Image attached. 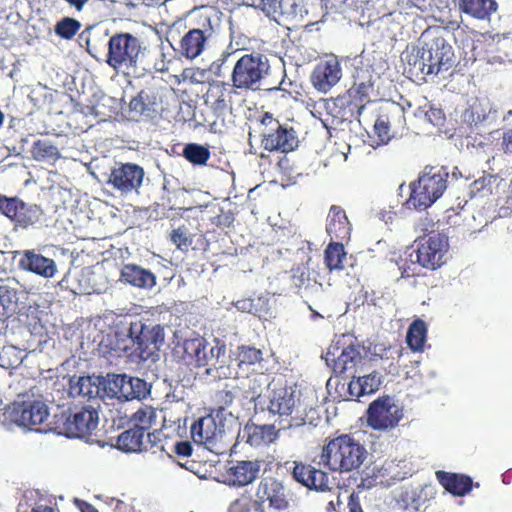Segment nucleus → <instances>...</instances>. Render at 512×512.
Wrapping results in <instances>:
<instances>
[{
    "label": "nucleus",
    "instance_id": "obj_1",
    "mask_svg": "<svg viewBox=\"0 0 512 512\" xmlns=\"http://www.w3.org/2000/svg\"><path fill=\"white\" fill-rule=\"evenodd\" d=\"M266 410L278 424V430H293L304 427L311 430L319 420L315 408L304 406L301 402L300 391L296 387L284 386L272 388L268 395Z\"/></svg>",
    "mask_w": 512,
    "mask_h": 512
},
{
    "label": "nucleus",
    "instance_id": "obj_2",
    "mask_svg": "<svg viewBox=\"0 0 512 512\" xmlns=\"http://www.w3.org/2000/svg\"><path fill=\"white\" fill-rule=\"evenodd\" d=\"M405 71L417 80L447 72L455 63L452 46L443 38L435 37L421 47H413L403 53Z\"/></svg>",
    "mask_w": 512,
    "mask_h": 512
},
{
    "label": "nucleus",
    "instance_id": "obj_3",
    "mask_svg": "<svg viewBox=\"0 0 512 512\" xmlns=\"http://www.w3.org/2000/svg\"><path fill=\"white\" fill-rule=\"evenodd\" d=\"M367 456L368 452L363 444L349 435H342L324 446L320 464L333 472H352L362 466Z\"/></svg>",
    "mask_w": 512,
    "mask_h": 512
},
{
    "label": "nucleus",
    "instance_id": "obj_4",
    "mask_svg": "<svg viewBox=\"0 0 512 512\" xmlns=\"http://www.w3.org/2000/svg\"><path fill=\"white\" fill-rule=\"evenodd\" d=\"M146 48L139 38L130 33H118L108 41L106 63L126 75H138Z\"/></svg>",
    "mask_w": 512,
    "mask_h": 512
},
{
    "label": "nucleus",
    "instance_id": "obj_5",
    "mask_svg": "<svg viewBox=\"0 0 512 512\" xmlns=\"http://www.w3.org/2000/svg\"><path fill=\"white\" fill-rule=\"evenodd\" d=\"M128 332L132 335L133 358L155 363L160 359V348L164 344V329L142 319H130Z\"/></svg>",
    "mask_w": 512,
    "mask_h": 512
},
{
    "label": "nucleus",
    "instance_id": "obj_6",
    "mask_svg": "<svg viewBox=\"0 0 512 512\" xmlns=\"http://www.w3.org/2000/svg\"><path fill=\"white\" fill-rule=\"evenodd\" d=\"M447 178L448 173L442 168L426 167L417 182L411 183L407 204L417 210L427 209L443 195Z\"/></svg>",
    "mask_w": 512,
    "mask_h": 512
},
{
    "label": "nucleus",
    "instance_id": "obj_7",
    "mask_svg": "<svg viewBox=\"0 0 512 512\" xmlns=\"http://www.w3.org/2000/svg\"><path fill=\"white\" fill-rule=\"evenodd\" d=\"M269 73L270 63L266 55L258 52L244 54L233 67L232 86L241 90H259Z\"/></svg>",
    "mask_w": 512,
    "mask_h": 512
},
{
    "label": "nucleus",
    "instance_id": "obj_8",
    "mask_svg": "<svg viewBox=\"0 0 512 512\" xmlns=\"http://www.w3.org/2000/svg\"><path fill=\"white\" fill-rule=\"evenodd\" d=\"M56 415H51L48 405L42 400L14 402L10 407L9 418L19 427L37 432L54 431Z\"/></svg>",
    "mask_w": 512,
    "mask_h": 512
},
{
    "label": "nucleus",
    "instance_id": "obj_9",
    "mask_svg": "<svg viewBox=\"0 0 512 512\" xmlns=\"http://www.w3.org/2000/svg\"><path fill=\"white\" fill-rule=\"evenodd\" d=\"M229 416L230 421L236 423V419L231 413L226 412L220 407L215 412L199 418L191 426V437L195 443L204 445L209 451L221 453V441L226 432V424L224 421Z\"/></svg>",
    "mask_w": 512,
    "mask_h": 512
},
{
    "label": "nucleus",
    "instance_id": "obj_10",
    "mask_svg": "<svg viewBox=\"0 0 512 512\" xmlns=\"http://www.w3.org/2000/svg\"><path fill=\"white\" fill-rule=\"evenodd\" d=\"M99 414L95 407L84 406L74 412L62 410L56 415L54 432L70 438L91 434L98 426Z\"/></svg>",
    "mask_w": 512,
    "mask_h": 512
},
{
    "label": "nucleus",
    "instance_id": "obj_11",
    "mask_svg": "<svg viewBox=\"0 0 512 512\" xmlns=\"http://www.w3.org/2000/svg\"><path fill=\"white\" fill-rule=\"evenodd\" d=\"M338 347H330L326 353V362H334L333 370L336 374H346L355 378L356 374L364 371L365 365L371 361L372 353L370 347L361 344H349L344 347L341 353L336 356Z\"/></svg>",
    "mask_w": 512,
    "mask_h": 512
},
{
    "label": "nucleus",
    "instance_id": "obj_12",
    "mask_svg": "<svg viewBox=\"0 0 512 512\" xmlns=\"http://www.w3.org/2000/svg\"><path fill=\"white\" fill-rule=\"evenodd\" d=\"M0 212L22 229L44 223V212L37 204L26 203L19 198L0 195Z\"/></svg>",
    "mask_w": 512,
    "mask_h": 512
},
{
    "label": "nucleus",
    "instance_id": "obj_13",
    "mask_svg": "<svg viewBox=\"0 0 512 512\" xmlns=\"http://www.w3.org/2000/svg\"><path fill=\"white\" fill-rule=\"evenodd\" d=\"M366 417L369 427L387 431L396 427L403 418V408L393 397L386 395L370 403Z\"/></svg>",
    "mask_w": 512,
    "mask_h": 512
},
{
    "label": "nucleus",
    "instance_id": "obj_14",
    "mask_svg": "<svg viewBox=\"0 0 512 512\" xmlns=\"http://www.w3.org/2000/svg\"><path fill=\"white\" fill-rule=\"evenodd\" d=\"M447 249V238L441 234H434L428 238H421L417 248L408 256L413 265L418 263L422 267L436 269L444 263Z\"/></svg>",
    "mask_w": 512,
    "mask_h": 512
},
{
    "label": "nucleus",
    "instance_id": "obj_15",
    "mask_svg": "<svg viewBox=\"0 0 512 512\" xmlns=\"http://www.w3.org/2000/svg\"><path fill=\"white\" fill-rule=\"evenodd\" d=\"M226 352V345L215 340L213 345L208 344L204 359L200 361L198 367L205 368L204 374L213 380L237 377L238 372L232 366L233 361Z\"/></svg>",
    "mask_w": 512,
    "mask_h": 512
},
{
    "label": "nucleus",
    "instance_id": "obj_16",
    "mask_svg": "<svg viewBox=\"0 0 512 512\" xmlns=\"http://www.w3.org/2000/svg\"><path fill=\"white\" fill-rule=\"evenodd\" d=\"M144 169L134 163L119 164L112 168L108 185H111L122 196L139 194L144 181Z\"/></svg>",
    "mask_w": 512,
    "mask_h": 512
},
{
    "label": "nucleus",
    "instance_id": "obj_17",
    "mask_svg": "<svg viewBox=\"0 0 512 512\" xmlns=\"http://www.w3.org/2000/svg\"><path fill=\"white\" fill-rule=\"evenodd\" d=\"M18 267L20 270L33 273L44 279H52L58 273L56 262L44 256L38 250L28 249L19 252Z\"/></svg>",
    "mask_w": 512,
    "mask_h": 512
},
{
    "label": "nucleus",
    "instance_id": "obj_18",
    "mask_svg": "<svg viewBox=\"0 0 512 512\" xmlns=\"http://www.w3.org/2000/svg\"><path fill=\"white\" fill-rule=\"evenodd\" d=\"M293 479L304 487L317 492L330 490V479L326 472L317 469L311 464L293 462Z\"/></svg>",
    "mask_w": 512,
    "mask_h": 512
},
{
    "label": "nucleus",
    "instance_id": "obj_19",
    "mask_svg": "<svg viewBox=\"0 0 512 512\" xmlns=\"http://www.w3.org/2000/svg\"><path fill=\"white\" fill-rule=\"evenodd\" d=\"M293 479L304 487L317 492L330 490V479L326 472L317 469L311 464L293 462Z\"/></svg>",
    "mask_w": 512,
    "mask_h": 512
},
{
    "label": "nucleus",
    "instance_id": "obj_20",
    "mask_svg": "<svg viewBox=\"0 0 512 512\" xmlns=\"http://www.w3.org/2000/svg\"><path fill=\"white\" fill-rule=\"evenodd\" d=\"M342 77L341 65L336 57L320 61L311 74V82L316 90L327 93Z\"/></svg>",
    "mask_w": 512,
    "mask_h": 512
},
{
    "label": "nucleus",
    "instance_id": "obj_21",
    "mask_svg": "<svg viewBox=\"0 0 512 512\" xmlns=\"http://www.w3.org/2000/svg\"><path fill=\"white\" fill-rule=\"evenodd\" d=\"M158 433H144L142 429L130 427L117 438V447L125 452H141L156 445Z\"/></svg>",
    "mask_w": 512,
    "mask_h": 512
},
{
    "label": "nucleus",
    "instance_id": "obj_22",
    "mask_svg": "<svg viewBox=\"0 0 512 512\" xmlns=\"http://www.w3.org/2000/svg\"><path fill=\"white\" fill-rule=\"evenodd\" d=\"M272 132L264 133L262 145L269 151L289 152L297 147V138L292 130L282 127L279 122H275V128L271 127Z\"/></svg>",
    "mask_w": 512,
    "mask_h": 512
},
{
    "label": "nucleus",
    "instance_id": "obj_23",
    "mask_svg": "<svg viewBox=\"0 0 512 512\" xmlns=\"http://www.w3.org/2000/svg\"><path fill=\"white\" fill-rule=\"evenodd\" d=\"M100 376H74L69 380V394L72 397L102 399Z\"/></svg>",
    "mask_w": 512,
    "mask_h": 512
},
{
    "label": "nucleus",
    "instance_id": "obj_24",
    "mask_svg": "<svg viewBox=\"0 0 512 512\" xmlns=\"http://www.w3.org/2000/svg\"><path fill=\"white\" fill-rule=\"evenodd\" d=\"M277 437L274 425L246 424L238 432V439L252 447H258L273 442Z\"/></svg>",
    "mask_w": 512,
    "mask_h": 512
},
{
    "label": "nucleus",
    "instance_id": "obj_25",
    "mask_svg": "<svg viewBox=\"0 0 512 512\" xmlns=\"http://www.w3.org/2000/svg\"><path fill=\"white\" fill-rule=\"evenodd\" d=\"M462 119L470 126H476L491 122L495 119V111L488 98H476L469 107L463 112Z\"/></svg>",
    "mask_w": 512,
    "mask_h": 512
},
{
    "label": "nucleus",
    "instance_id": "obj_26",
    "mask_svg": "<svg viewBox=\"0 0 512 512\" xmlns=\"http://www.w3.org/2000/svg\"><path fill=\"white\" fill-rule=\"evenodd\" d=\"M120 281L140 289H152L156 285V276L136 264H125L120 272Z\"/></svg>",
    "mask_w": 512,
    "mask_h": 512
},
{
    "label": "nucleus",
    "instance_id": "obj_27",
    "mask_svg": "<svg viewBox=\"0 0 512 512\" xmlns=\"http://www.w3.org/2000/svg\"><path fill=\"white\" fill-rule=\"evenodd\" d=\"M326 231L331 240L345 241L350 238L351 225L345 211L338 206H332L328 213Z\"/></svg>",
    "mask_w": 512,
    "mask_h": 512
},
{
    "label": "nucleus",
    "instance_id": "obj_28",
    "mask_svg": "<svg viewBox=\"0 0 512 512\" xmlns=\"http://www.w3.org/2000/svg\"><path fill=\"white\" fill-rule=\"evenodd\" d=\"M261 461H239L227 470L229 483L245 486L252 483L259 475Z\"/></svg>",
    "mask_w": 512,
    "mask_h": 512
},
{
    "label": "nucleus",
    "instance_id": "obj_29",
    "mask_svg": "<svg viewBox=\"0 0 512 512\" xmlns=\"http://www.w3.org/2000/svg\"><path fill=\"white\" fill-rule=\"evenodd\" d=\"M382 384V375L373 371L370 374L355 375L348 383V393L351 397L360 398L375 393Z\"/></svg>",
    "mask_w": 512,
    "mask_h": 512
},
{
    "label": "nucleus",
    "instance_id": "obj_30",
    "mask_svg": "<svg viewBox=\"0 0 512 512\" xmlns=\"http://www.w3.org/2000/svg\"><path fill=\"white\" fill-rule=\"evenodd\" d=\"M258 494L262 499V503L265 504L268 502V505L271 508L282 510L288 506L285 488L276 480H269L262 484L259 488Z\"/></svg>",
    "mask_w": 512,
    "mask_h": 512
},
{
    "label": "nucleus",
    "instance_id": "obj_31",
    "mask_svg": "<svg viewBox=\"0 0 512 512\" xmlns=\"http://www.w3.org/2000/svg\"><path fill=\"white\" fill-rule=\"evenodd\" d=\"M460 10L478 20H490L498 10L496 0H459Z\"/></svg>",
    "mask_w": 512,
    "mask_h": 512
},
{
    "label": "nucleus",
    "instance_id": "obj_32",
    "mask_svg": "<svg viewBox=\"0 0 512 512\" xmlns=\"http://www.w3.org/2000/svg\"><path fill=\"white\" fill-rule=\"evenodd\" d=\"M206 40L207 38L202 30L192 29L188 31L180 42L181 54L188 59H195L203 52Z\"/></svg>",
    "mask_w": 512,
    "mask_h": 512
},
{
    "label": "nucleus",
    "instance_id": "obj_33",
    "mask_svg": "<svg viewBox=\"0 0 512 512\" xmlns=\"http://www.w3.org/2000/svg\"><path fill=\"white\" fill-rule=\"evenodd\" d=\"M208 342L202 338H192L183 341L178 349L182 350V359L187 365L198 367L201 360L204 359L205 350L208 348Z\"/></svg>",
    "mask_w": 512,
    "mask_h": 512
},
{
    "label": "nucleus",
    "instance_id": "obj_34",
    "mask_svg": "<svg viewBox=\"0 0 512 512\" xmlns=\"http://www.w3.org/2000/svg\"><path fill=\"white\" fill-rule=\"evenodd\" d=\"M292 280L295 287L310 294H317L322 290V284L316 280V274L307 265L300 264L292 269Z\"/></svg>",
    "mask_w": 512,
    "mask_h": 512
},
{
    "label": "nucleus",
    "instance_id": "obj_35",
    "mask_svg": "<svg viewBox=\"0 0 512 512\" xmlns=\"http://www.w3.org/2000/svg\"><path fill=\"white\" fill-rule=\"evenodd\" d=\"M437 478L443 487L456 496H464L471 491L472 480L465 475L450 474L438 471Z\"/></svg>",
    "mask_w": 512,
    "mask_h": 512
},
{
    "label": "nucleus",
    "instance_id": "obj_36",
    "mask_svg": "<svg viewBox=\"0 0 512 512\" xmlns=\"http://www.w3.org/2000/svg\"><path fill=\"white\" fill-rule=\"evenodd\" d=\"M128 323V320L122 322L108 338V346L117 356L129 353V356L133 357L132 335L128 332Z\"/></svg>",
    "mask_w": 512,
    "mask_h": 512
},
{
    "label": "nucleus",
    "instance_id": "obj_37",
    "mask_svg": "<svg viewBox=\"0 0 512 512\" xmlns=\"http://www.w3.org/2000/svg\"><path fill=\"white\" fill-rule=\"evenodd\" d=\"M31 154L34 160L47 163H53L61 156L59 149L47 139L36 140L32 145Z\"/></svg>",
    "mask_w": 512,
    "mask_h": 512
},
{
    "label": "nucleus",
    "instance_id": "obj_38",
    "mask_svg": "<svg viewBox=\"0 0 512 512\" xmlns=\"http://www.w3.org/2000/svg\"><path fill=\"white\" fill-rule=\"evenodd\" d=\"M384 117L389 121L393 137L401 136L406 127L404 108L400 104L392 102L390 103L387 109V114H385Z\"/></svg>",
    "mask_w": 512,
    "mask_h": 512
},
{
    "label": "nucleus",
    "instance_id": "obj_39",
    "mask_svg": "<svg viewBox=\"0 0 512 512\" xmlns=\"http://www.w3.org/2000/svg\"><path fill=\"white\" fill-rule=\"evenodd\" d=\"M426 325L421 320L414 321L407 332L406 341L413 351H421L426 341Z\"/></svg>",
    "mask_w": 512,
    "mask_h": 512
},
{
    "label": "nucleus",
    "instance_id": "obj_40",
    "mask_svg": "<svg viewBox=\"0 0 512 512\" xmlns=\"http://www.w3.org/2000/svg\"><path fill=\"white\" fill-rule=\"evenodd\" d=\"M373 91V84L370 79L367 80H356L352 88L349 90L350 96L360 103L357 106L358 115L361 114L362 110L365 108V103L370 102V93Z\"/></svg>",
    "mask_w": 512,
    "mask_h": 512
},
{
    "label": "nucleus",
    "instance_id": "obj_41",
    "mask_svg": "<svg viewBox=\"0 0 512 512\" xmlns=\"http://www.w3.org/2000/svg\"><path fill=\"white\" fill-rule=\"evenodd\" d=\"M124 379L125 374L108 373L106 376H100L102 399L106 397L118 399Z\"/></svg>",
    "mask_w": 512,
    "mask_h": 512
},
{
    "label": "nucleus",
    "instance_id": "obj_42",
    "mask_svg": "<svg viewBox=\"0 0 512 512\" xmlns=\"http://www.w3.org/2000/svg\"><path fill=\"white\" fill-rule=\"evenodd\" d=\"M346 252L342 243H331L325 251V263L330 270L344 268Z\"/></svg>",
    "mask_w": 512,
    "mask_h": 512
},
{
    "label": "nucleus",
    "instance_id": "obj_43",
    "mask_svg": "<svg viewBox=\"0 0 512 512\" xmlns=\"http://www.w3.org/2000/svg\"><path fill=\"white\" fill-rule=\"evenodd\" d=\"M262 360V351L251 346L238 347L237 357L233 360L240 369L258 364Z\"/></svg>",
    "mask_w": 512,
    "mask_h": 512
},
{
    "label": "nucleus",
    "instance_id": "obj_44",
    "mask_svg": "<svg viewBox=\"0 0 512 512\" xmlns=\"http://www.w3.org/2000/svg\"><path fill=\"white\" fill-rule=\"evenodd\" d=\"M297 9L298 5L295 0H278L271 19L279 24L292 20L297 16Z\"/></svg>",
    "mask_w": 512,
    "mask_h": 512
},
{
    "label": "nucleus",
    "instance_id": "obj_45",
    "mask_svg": "<svg viewBox=\"0 0 512 512\" xmlns=\"http://www.w3.org/2000/svg\"><path fill=\"white\" fill-rule=\"evenodd\" d=\"M425 499L421 497L417 488H406L402 491L398 503L405 510L418 512L421 510Z\"/></svg>",
    "mask_w": 512,
    "mask_h": 512
},
{
    "label": "nucleus",
    "instance_id": "obj_46",
    "mask_svg": "<svg viewBox=\"0 0 512 512\" xmlns=\"http://www.w3.org/2000/svg\"><path fill=\"white\" fill-rule=\"evenodd\" d=\"M22 360V351L15 346H4L0 351V367L4 369L16 368Z\"/></svg>",
    "mask_w": 512,
    "mask_h": 512
},
{
    "label": "nucleus",
    "instance_id": "obj_47",
    "mask_svg": "<svg viewBox=\"0 0 512 512\" xmlns=\"http://www.w3.org/2000/svg\"><path fill=\"white\" fill-rule=\"evenodd\" d=\"M81 28V23L71 17H64L54 27L55 34L65 40L72 39Z\"/></svg>",
    "mask_w": 512,
    "mask_h": 512
},
{
    "label": "nucleus",
    "instance_id": "obj_48",
    "mask_svg": "<svg viewBox=\"0 0 512 512\" xmlns=\"http://www.w3.org/2000/svg\"><path fill=\"white\" fill-rule=\"evenodd\" d=\"M156 419V413L151 407H145L137 410L132 416V427L142 429L144 433H149L148 430L152 427Z\"/></svg>",
    "mask_w": 512,
    "mask_h": 512
},
{
    "label": "nucleus",
    "instance_id": "obj_49",
    "mask_svg": "<svg viewBox=\"0 0 512 512\" xmlns=\"http://www.w3.org/2000/svg\"><path fill=\"white\" fill-rule=\"evenodd\" d=\"M183 155L193 164L204 165L210 157V152L202 145L191 143L186 145Z\"/></svg>",
    "mask_w": 512,
    "mask_h": 512
},
{
    "label": "nucleus",
    "instance_id": "obj_50",
    "mask_svg": "<svg viewBox=\"0 0 512 512\" xmlns=\"http://www.w3.org/2000/svg\"><path fill=\"white\" fill-rule=\"evenodd\" d=\"M16 292L7 285H0V317H8L16 306Z\"/></svg>",
    "mask_w": 512,
    "mask_h": 512
},
{
    "label": "nucleus",
    "instance_id": "obj_51",
    "mask_svg": "<svg viewBox=\"0 0 512 512\" xmlns=\"http://www.w3.org/2000/svg\"><path fill=\"white\" fill-rule=\"evenodd\" d=\"M148 94L145 91L138 93L129 103V116L133 120H138L142 115L150 111Z\"/></svg>",
    "mask_w": 512,
    "mask_h": 512
},
{
    "label": "nucleus",
    "instance_id": "obj_52",
    "mask_svg": "<svg viewBox=\"0 0 512 512\" xmlns=\"http://www.w3.org/2000/svg\"><path fill=\"white\" fill-rule=\"evenodd\" d=\"M374 130L378 138L377 145H386L393 137V133L390 134V125L389 121L386 120L384 115H380L375 124H374Z\"/></svg>",
    "mask_w": 512,
    "mask_h": 512
},
{
    "label": "nucleus",
    "instance_id": "obj_53",
    "mask_svg": "<svg viewBox=\"0 0 512 512\" xmlns=\"http://www.w3.org/2000/svg\"><path fill=\"white\" fill-rule=\"evenodd\" d=\"M171 241L180 249L188 248L192 244V238L184 226L172 231Z\"/></svg>",
    "mask_w": 512,
    "mask_h": 512
},
{
    "label": "nucleus",
    "instance_id": "obj_54",
    "mask_svg": "<svg viewBox=\"0 0 512 512\" xmlns=\"http://www.w3.org/2000/svg\"><path fill=\"white\" fill-rule=\"evenodd\" d=\"M132 391H131V400L133 399H137V400H140V399H143L147 396V394H149V388H148V384L138 378V377H131V388H130Z\"/></svg>",
    "mask_w": 512,
    "mask_h": 512
},
{
    "label": "nucleus",
    "instance_id": "obj_55",
    "mask_svg": "<svg viewBox=\"0 0 512 512\" xmlns=\"http://www.w3.org/2000/svg\"><path fill=\"white\" fill-rule=\"evenodd\" d=\"M278 0H245L246 5L260 9L265 15L271 18L275 13L276 2Z\"/></svg>",
    "mask_w": 512,
    "mask_h": 512
},
{
    "label": "nucleus",
    "instance_id": "obj_56",
    "mask_svg": "<svg viewBox=\"0 0 512 512\" xmlns=\"http://www.w3.org/2000/svg\"><path fill=\"white\" fill-rule=\"evenodd\" d=\"M212 108L218 117L225 115V113L230 109V103L229 100L226 99L225 93L222 92L217 97L212 105Z\"/></svg>",
    "mask_w": 512,
    "mask_h": 512
},
{
    "label": "nucleus",
    "instance_id": "obj_57",
    "mask_svg": "<svg viewBox=\"0 0 512 512\" xmlns=\"http://www.w3.org/2000/svg\"><path fill=\"white\" fill-rule=\"evenodd\" d=\"M495 180H496V178L492 175L482 176L479 179L474 181V183L472 185V190L476 191V192H480V191H484V190L490 191L491 184Z\"/></svg>",
    "mask_w": 512,
    "mask_h": 512
},
{
    "label": "nucleus",
    "instance_id": "obj_58",
    "mask_svg": "<svg viewBox=\"0 0 512 512\" xmlns=\"http://www.w3.org/2000/svg\"><path fill=\"white\" fill-rule=\"evenodd\" d=\"M425 117L427 121H429L431 124L438 126L444 120V113L441 109L430 108L428 111L425 112Z\"/></svg>",
    "mask_w": 512,
    "mask_h": 512
},
{
    "label": "nucleus",
    "instance_id": "obj_59",
    "mask_svg": "<svg viewBox=\"0 0 512 512\" xmlns=\"http://www.w3.org/2000/svg\"><path fill=\"white\" fill-rule=\"evenodd\" d=\"M122 387H121V391L119 393V396H118V399L119 400H125V401H129L131 400V376H128L125 374V379L123 381V383H121Z\"/></svg>",
    "mask_w": 512,
    "mask_h": 512
},
{
    "label": "nucleus",
    "instance_id": "obj_60",
    "mask_svg": "<svg viewBox=\"0 0 512 512\" xmlns=\"http://www.w3.org/2000/svg\"><path fill=\"white\" fill-rule=\"evenodd\" d=\"M174 451L179 456H190L192 453V446L188 441H180L175 443Z\"/></svg>",
    "mask_w": 512,
    "mask_h": 512
},
{
    "label": "nucleus",
    "instance_id": "obj_61",
    "mask_svg": "<svg viewBox=\"0 0 512 512\" xmlns=\"http://www.w3.org/2000/svg\"><path fill=\"white\" fill-rule=\"evenodd\" d=\"M235 394L230 390H221L217 393V399L225 406H229L234 401Z\"/></svg>",
    "mask_w": 512,
    "mask_h": 512
},
{
    "label": "nucleus",
    "instance_id": "obj_62",
    "mask_svg": "<svg viewBox=\"0 0 512 512\" xmlns=\"http://www.w3.org/2000/svg\"><path fill=\"white\" fill-rule=\"evenodd\" d=\"M235 307L237 310L242 312H252L253 309V301L251 299H242L235 302Z\"/></svg>",
    "mask_w": 512,
    "mask_h": 512
},
{
    "label": "nucleus",
    "instance_id": "obj_63",
    "mask_svg": "<svg viewBox=\"0 0 512 512\" xmlns=\"http://www.w3.org/2000/svg\"><path fill=\"white\" fill-rule=\"evenodd\" d=\"M349 512H363L359 499L355 494L350 495L348 502Z\"/></svg>",
    "mask_w": 512,
    "mask_h": 512
},
{
    "label": "nucleus",
    "instance_id": "obj_64",
    "mask_svg": "<svg viewBox=\"0 0 512 512\" xmlns=\"http://www.w3.org/2000/svg\"><path fill=\"white\" fill-rule=\"evenodd\" d=\"M503 145L505 148V152L512 154V128L504 133Z\"/></svg>",
    "mask_w": 512,
    "mask_h": 512
}]
</instances>
